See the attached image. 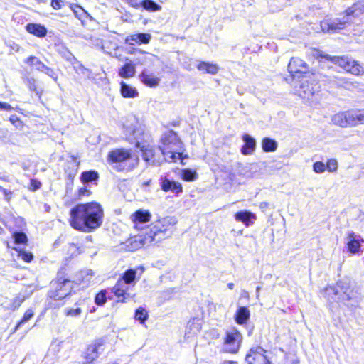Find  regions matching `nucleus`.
I'll return each mask as SVG.
<instances>
[{
    "instance_id": "1",
    "label": "nucleus",
    "mask_w": 364,
    "mask_h": 364,
    "mask_svg": "<svg viewBox=\"0 0 364 364\" xmlns=\"http://www.w3.org/2000/svg\"><path fill=\"white\" fill-rule=\"evenodd\" d=\"M103 209L95 202L78 204L70 210V224L77 230L90 232L102 223Z\"/></svg>"
},
{
    "instance_id": "2",
    "label": "nucleus",
    "mask_w": 364,
    "mask_h": 364,
    "mask_svg": "<svg viewBox=\"0 0 364 364\" xmlns=\"http://www.w3.org/2000/svg\"><path fill=\"white\" fill-rule=\"evenodd\" d=\"M176 223L173 218H163L156 221L149 232L141 233L131 237L128 242L132 251L136 250L144 245H149L152 242H159L166 237V232Z\"/></svg>"
},
{
    "instance_id": "3",
    "label": "nucleus",
    "mask_w": 364,
    "mask_h": 364,
    "mask_svg": "<svg viewBox=\"0 0 364 364\" xmlns=\"http://www.w3.org/2000/svg\"><path fill=\"white\" fill-rule=\"evenodd\" d=\"M364 14V0L353 4L345 11V14L333 20H323L320 26L323 32H335L346 28L351 23L359 24L357 21Z\"/></svg>"
},
{
    "instance_id": "4",
    "label": "nucleus",
    "mask_w": 364,
    "mask_h": 364,
    "mask_svg": "<svg viewBox=\"0 0 364 364\" xmlns=\"http://www.w3.org/2000/svg\"><path fill=\"white\" fill-rule=\"evenodd\" d=\"M109 160L116 164V168L119 171H129L137 164L139 159L132 154V151L124 149H117L109 153Z\"/></svg>"
},
{
    "instance_id": "5",
    "label": "nucleus",
    "mask_w": 364,
    "mask_h": 364,
    "mask_svg": "<svg viewBox=\"0 0 364 364\" xmlns=\"http://www.w3.org/2000/svg\"><path fill=\"white\" fill-rule=\"evenodd\" d=\"M294 86L298 95L306 100H310L320 91V85L317 81L313 77L307 75H302Z\"/></svg>"
},
{
    "instance_id": "6",
    "label": "nucleus",
    "mask_w": 364,
    "mask_h": 364,
    "mask_svg": "<svg viewBox=\"0 0 364 364\" xmlns=\"http://www.w3.org/2000/svg\"><path fill=\"white\" fill-rule=\"evenodd\" d=\"M343 282H337L336 287H329L326 289V293L334 295H339L338 299L347 306H355L358 303L356 293L345 287Z\"/></svg>"
},
{
    "instance_id": "7",
    "label": "nucleus",
    "mask_w": 364,
    "mask_h": 364,
    "mask_svg": "<svg viewBox=\"0 0 364 364\" xmlns=\"http://www.w3.org/2000/svg\"><path fill=\"white\" fill-rule=\"evenodd\" d=\"M325 58L354 75H361L364 73L363 67L358 61L350 58L330 56L328 55H326Z\"/></svg>"
},
{
    "instance_id": "8",
    "label": "nucleus",
    "mask_w": 364,
    "mask_h": 364,
    "mask_svg": "<svg viewBox=\"0 0 364 364\" xmlns=\"http://www.w3.org/2000/svg\"><path fill=\"white\" fill-rule=\"evenodd\" d=\"M52 289L49 296L54 300H60L70 294L73 288V282L67 279L58 278L51 283Z\"/></svg>"
},
{
    "instance_id": "9",
    "label": "nucleus",
    "mask_w": 364,
    "mask_h": 364,
    "mask_svg": "<svg viewBox=\"0 0 364 364\" xmlns=\"http://www.w3.org/2000/svg\"><path fill=\"white\" fill-rule=\"evenodd\" d=\"M242 336L236 328H231L226 331L223 343V351L230 353L238 352Z\"/></svg>"
},
{
    "instance_id": "10",
    "label": "nucleus",
    "mask_w": 364,
    "mask_h": 364,
    "mask_svg": "<svg viewBox=\"0 0 364 364\" xmlns=\"http://www.w3.org/2000/svg\"><path fill=\"white\" fill-rule=\"evenodd\" d=\"M266 353L267 350L260 346L252 348L246 355L245 361L248 364H272Z\"/></svg>"
},
{
    "instance_id": "11",
    "label": "nucleus",
    "mask_w": 364,
    "mask_h": 364,
    "mask_svg": "<svg viewBox=\"0 0 364 364\" xmlns=\"http://www.w3.org/2000/svg\"><path fill=\"white\" fill-rule=\"evenodd\" d=\"M136 146L141 149L142 151V157L144 161L149 162L153 166H159L161 164L163 159L160 157L156 158L155 149L150 145H143L140 146L139 142L136 143Z\"/></svg>"
},
{
    "instance_id": "12",
    "label": "nucleus",
    "mask_w": 364,
    "mask_h": 364,
    "mask_svg": "<svg viewBox=\"0 0 364 364\" xmlns=\"http://www.w3.org/2000/svg\"><path fill=\"white\" fill-rule=\"evenodd\" d=\"M129 284L124 281L119 279L113 287L112 291L118 298V301L125 302L128 299L134 296L129 292Z\"/></svg>"
},
{
    "instance_id": "13",
    "label": "nucleus",
    "mask_w": 364,
    "mask_h": 364,
    "mask_svg": "<svg viewBox=\"0 0 364 364\" xmlns=\"http://www.w3.org/2000/svg\"><path fill=\"white\" fill-rule=\"evenodd\" d=\"M103 345V343L102 341L98 340L96 341L95 343L90 344L86 351L85 352V359L87 363L93 362L95 360H96L100 353V350H102V346Z\"/></svg>"
},
{
    "instance_id": "14",
    "label": "nucleus",
    "mask_w": 364,
    "mask_h": 364,
    "mask_svg": "<svg viewBox=\"0 0 364 364\" xmlns=\"http://www.w3.org/2000/svg\"><path fill=\"white\" fill-rule=\"evenodd\" d=\"M290 73H306L309 70L308 65L299 58H291L288 65Z\"/></svg>"
},
{
    "instance_id": "15",
    "label": "nucleus",
    "mask_w": 364,
    "mask_h": 364,
    "mask_svg": "<svg viewBox=\"0 0 364 364\" xmlns=\"http://www.w3.org/2000/svg\"><path fill=\"white\" fill-rule=\"evenodd\" d=\"M131 218L134 227L137 229H142V225L150 220L151 214L148 210H139L132 214Z\"/></svg>"
},
{
    "instance_id": "16",
    "label": "nucleus",
    "mask_w": 364,
    "mask_h": 364,
    "mask_svg": "<svg viewBox=\"0 0 364 364\" xmlns=\"http://www.w3.org/2000/svg\"><path fill=\"white\" fill-rule=\"evenodd\" d=\"M139 78L142 83L150 87H157L160 82V77L147 69L144 70L141 73Z\"/></svg>"
},
{
    "instance_id": "17",
    "label": "nucleus",
    "mask_w": 364,
    "mask_h": 364,
    "mask_svg": "<svg viewBox=\"0 0 364 364\" xmlns=\"http://www.w3.org/2000/svg\"><path fill=\"white\" fill-rule=\"evenodd\" d=\"M151 36L149 33H135L127 36L125 43L130 46L140 45L141 43L147 44L150 42Z\"/></svg>"
},
{
    "instance_id": "18",
    "label": "nucleus",
    "mask_w": 364,
    "mask_h": 364,
    "mask_svg": "<svg viewBox=\"0 0 364 364\" xmlns=\"http://www.w3.org/2000/svg\"><path fill=\"white\" fill-rule=\"evenodd\" d=\"M360 237L356 235L353 232H349L346 237L348 250L353 254L359 251Z\"/></svg>"
},
{
    "instance_id": "19",
    "label": "nucleus",
    "mask_w": 364,
    "mask_h": 364,
    "mask_svg": "<svg viewBox=\"0 0 364 364\" xmlns=\"http://www.w3.org/2000/svg\"><path fill=\"white\" fill-rule=\"evenodd\" d=\"M161 189L164 191H171L176 194L182 193L183 188L180 183L164 178L161 182Z\"/></svg>"
},
{
    "instance_id": "20",
    "label": "nucleus",
    "mask_w": 364,
    "mask_h": 364,
    "mask_svg": "<svg viewBox=\"0 0 364 364\" xmlns=\"http://www.w3.org/2000/svg\"><path fill=\"white\" fill-rule=\"evenodd\" d=\"M67 60L72 63L73 68L77 73L81 74L87 78H90L91 71L78 62L71 53H69V57L67 58Z\"/></svg>"
},
{
    "instance_id": "21",
    "label": "nucleus",
    "mask_w": 364,
    "mask_h": 364,
    "mask_svg": "<svg viewBox=\"0 0 364 364\" xmlns=\"http://www.w3.org/2000/svg\"><path fill=\"white\" fill-rule=\"evenodd\" d=\"M245 144L241 149V151L244 155H249L253 153L256 146L255 139L247 134L242 136Z\"/></svg>"
},
{
    "instance_id": "22",
    "label": "nucleus",
    "mask_w": 364,
    "mask_h": 364,
    "mask_svg": "<svg viewBox=\"0 0 364 364\" xmlns=\"http://www.w3.org/2000/svg\"><path fill=\"white\" fill-rule=\"evenodd\" d=\"M26 31L39 38H43L47 34V29L44 26L38 23H28L26 26Z\"/></svg>"
},
{
    "instance_id": "23",
    "label": "nucleus",
    "mask_w": 364,
    "mask_h": 364,
    "mask_svg": "<svg viewBox=\"0 0 364 364\" xmlns=\"http://www.w3.org/2000/svg\"><path fill=\"white\" fill-rule=\"evenodd\" d=\"M163 146L161 147H168L171 145H178L179 138L178 135L173 131H169L164 134L161 138Z\"/></svg>"
},
{
    "instance_id": "24",
    "label": "nucleus",
    "mask_w": 364,
    "mask_h": 364,
    "mask_svg": "<svg viewBox=\"0 0 364 364\" xmlns=\"http://www.w3.org/2000/svg\"><path fill=\"white\" fill-rule=\"evenodd\" d=\"M121 95L125 98H134L139 96L137 90L124 82L120 83Z\"/></svg>"
},
{
    "instance_id": "25",
    "label": "nucleus",
    "mask_w": 364,
    "mask_h": 364,
    "mask_svg": "<svg viewBox=\"0 0 364 364\" xmlns=\"http://www.w3.org/2000/svg\"><path fill=\"white\" fill-rule=\"evenodd\" d=\"M235 218L237 221L242 222L245 225L248 226L250 224L252 223V220L255 219V216L249 211L242 210L235 213Z\"/></svg>"
},
{
    "instance_id": "26",
    "label": "nucleus",
    "mask_w": 364,
    "mask_h": 364,
    "mask_svg": "<svg viewBox=\"0 0 364 364\" xmlns=\"http://www.w3.org/2000/svg\"><path fill=\"white\" fill-rule=\"evenodd\" d=\"M136 68L132 61L126 62L124 66L119 69V75L124 78H129L135 75Z\"/></svg>"
},
{
    "instance_id": "27",
    "label": "nucleus",
    "mask_w": 364,
    "mask_h": 364,
    "mask_svg": "<svg viewBox=\"0 0 364 364\" xmlns=\"http://www.w3.org/2000/svg\"><path fill=\"white\" fill-rule=\"evenodd\" d=\"M98 178V173L93 170L83 171L80 175V181L83 184L96 182Z\"/></svg>"
},
{
    "instance_id": "28",
    "label": "nucleus",
    "mask_w": 364,
    "mask_h": 364,
    "mask_svg": "<svg viewBox=\"0 0 364 364\" xmlns=\"http://www.w3.org/2000/svg\"><path fill=\"white\" fill-rule=\"evenodd\" d=\"M250 311L247 307L242 306L240 307L239 309L237 311L236 316H235V320L237 323L239 324H243L246 323V321L250 318Z\"/></svg>"
},
{
    "instance_id": "29",
    "label": "nucleus",
    "mask_w": 364,
    "mask_h": 364,
    "mask_svg": "<svg viewBox=\"0 0 364 364\" xmlns=\"http://www.w3.org/2000/svg\"><path fill=\"white\" fill-rule=\"evenodd\" d=\"M197 68L199 70L205 71L207 73H210L211 75H215L218 71V66L215 64L206 63V62H201L197 65Z\"/></svg>"
},
{
    "instance_id": "30",
    "label": "nucleus",
    "mask_w": 364,
    "mask_h": 364,
    "mask_svg": "<svg viewBox=\"0 0 364 364\" xmlns=\"http://www.w3.org/2000/svg\"><path fill=\"white\" fill-rule=\"evenodd\" d=\"M262 148L265 152L274 151L277 148V142L271 138L264 137L262 141Z\"/></svg>"
},
{
    "instance_id": "31",
    "label": "nucleus",
    "mask_w": 364,
    "mask_h": 364,
    "mask_svg": "<svg viewBox=\"0 0 364 364\" xmlns=\"http://www.w3.org/2000/svg\"><path fill=\"white\" fill-rule=\"evenodd\" d=\"M140 7L149 12L160 11L161 10V6L153 0H141Z\"/></svg>"
},
{
    "instance_id": "32",
    "label": "nucleus",
    "mask_w": 364,
    "mask_h": 364,
    "mask_svg": "<svg viewBox=\"0 0 364 364\" xmlns=\"http://www.w3.org/2000/svg\"><path fill=\"white\" fill-rule=\"evenodd\" d=\"M347 127H355L360 123L358 110L346 112Z\"/></svg>"
},
{
    "instance_id": "33",
    "label": "nucleus",
    "mask_w": 364,
    "mask_h": 364,
    "mask_svg": "<svg viewBox=\"0 0 364 364\" xmlns=\"http://www.w3.org/2000/svg\"><path fill=\"white\" fill-rule=\"evenodd\" d=\"M23 82L28 88L36 93L39 97L42 95V91L38 90L36 86V80L33 77H26L23 78Z\"/></svg>"
},
{
    "instance_id": "34",
    "label": "nucleus",
    "mask_w": 364,
    "mask_h": 364,
    "mask_svg": "<svg viewBox=\"0 0 364 364\" xmlns=\"http://www.w3.org/2000/svg\"><path fill=\"white\" fill-rule=\"evenodd\" d=\"M158 151L164 156V160L168 162H174L176 160L177 152L166 147H159Z\"/></svg>"
},
{
    "instance_id": "35",
    "label": "nucleus",
    "mask_w": 364,
    "mask_h": 364,
    "mask_svg": "<svg viewBox=\"0 0 364 364\" xmlns=\"http://www.w3.org/2000/svg\"><path fill=\"white\" fill-rule=\"evenodd\" d=\"M136 277V270L133 269H129L126 270L122 276V278L121 280L124 281L127 284L129 285H134L135 284V279Z\"/></svg>"
},
{
    "instance_id": "36",
    "label": "nucleus",
    "mask_w": 364,
    "mask_h": 364,
    "mask_svg": "<svg viewBox=\"0 0 364 364\" xmlns=\"http://www.w3.org/2000/svg\"><path fill=\"white\" fill-rule=\"evenodd\" d=\"M331 122L335 125H337V126H339L341 127H347L346 112H340V113L334 114L331 117Z\"/></svg>"
},
{
    "instance_id": "37",
    "label": "nucleus",
    "mask_w": 364,
    "mask_h": 364,
    "mask_svg": "<svg viewBox=\"0 0 364 364\" xmlns=\"http://www.w3.org/2000/svg\"><path fill=\"white\" fill-rule=\"evenodd\" d=\"M26 63L30 65L35 66L36 70L38 71L42 70L45 65V64L36 56H30L27 58Z\"/></svg>"
},
{
    "instance_id": "38",
    "label": "nucleus",
    "mask_w": 364,
    "mask_h": 364,
    "mask_svg": "<svg viewBox=\"0 0 364 364\" xmlns=\"http://www.w3.org/2000/svg\"><path fill=\"white\" fill-rule=\"evenodd\" d=\"M24 300H25V296L23 295H21V294L17 295L15 298H14L11 301V304L8 307V309L11 311H15L21 305V304L24 301Z\"/></svg>"
},
{
    "instance_id": "39",
    "label": "nucleus",
    "mask_w": 364,
    "mask_h": 364,
    "mask_svg": "<svg viewBox=\"0 0 364 364\" xmlns=\"http://www.w3.org/2000/svg\"><path fill=\"white\" fill-rule=\"evenodd\" d=\"M33 311L31 309H27L21 320L16 326L14 332H16L21 325L28 322L33 316Z\"/></svg>"
},
{
    "instance_id": "40",
    "label": "nucleus",
    "mask_w": 364,
    "mask_h": 364,
    "mask_svg": "<svg viewBox=\"0 0 364 364\" xmlns=\"http://www.w3.org/2000/svg\"><path fill=\"white\" fill-rule=\"evenodd\" d=\"M197 173L196 171L191 169H184L182 171L181 177L184 181H193L196 178Z\"/></svg>"
},
{
    "instance_id": "41",
    "label": "nucleus",
    "mask_w": 364,
    "mask_h": 364,
    "mask_svg": "<svg viewBox=\"0 0 364 364\" xmlns=\"http://www.w3.org/2000/svg\"><path fill=\"white\" fill-rule=\"evenodd\" d=\"M187 328H189L190 331H193V334L198 333L201 328L200 320L194 318L193 321H190L188 323Z\"/></svg>"
},
{
    "instance_id": "42",
    "label": "nucleus",
    "mask_w": 364,
    "mask_h": 364,
    "mask_svg": "<svg viewBox=\"0 0 364 364\" xmlns=\"http://www.w3.org/2000/svg\"><path fill=\"white\" fill-rule=\"evenodd\" d=\"M135 318L144 323L148 318V314L144 309L140 307L136 310Z\"/></svg>"
},
{
    "instance_id": "43",
    "label": "nucleus",
    "mask_w": 364,
    "mask_h": 364,
    "mask_svg": "<svg viewBox=\"0 0 364 364\" xmlns=\"http://www.w3.org/2000/svg\"><path fill=\"white\" fill-rule=\"evenodd\" d=\"M65 314L68 316L77 317L82 313V309L80 307L77 308H65L64 309Z\"/></svg>"
},
{
    "instance_id": "44",
    "label": "nucleus",
    "mask_w": 364,
    "mask_h": 364,
    "mask_svg": "<svg viewBox=\"0 0 364 364\" xmlns=\"http://www.w3.org/2000/svg\"><path fill=\"white\" fill-rule=\"evenodd\" d=\"M13 237L15 242L17 244H23L27 242V236L22 232H16L14 233Z\"/></svg>"
},
{
    "instance_id": "45",
    "label": "nucleus",
    "mask_w": 364,
    "mask_h": 364,
    "mask_svg": "<svg viewBox=\"0 0 364 364\" xmlns=\"http://www.w3.org/2000/svg\"><path fill=\"white\" fill-rule=\"evenodd\" d=\"M326 169L328 170L329 172H336L338 169V161L337 160L334 159H331L328 160L326 165Z\"/></svg>"
},
{
    "instance_id": "46",
    "label": "nucleus",
    "mask_w": 364,
    "mask_h": 364,
    "mask_svg": "<svg viewBox=\"0 0 364 364\" xmlns=\"http://www.w3.org/2000/svg\"><path fill=\"white\" fill-rule=\"evenodd\" d=\"M73 11L75 16L79 19H82L87 16L86 11L80 6L75 5L73 8Z\"/></svg>"
},
{
    "instance_id": "47",
    "label": "nucleus",
    "mask_w": 364,
    "mask_h": 364,
    "mask_svg": "<svg viewBox=\"0 0 364 364\" xmlns=\"http://www.w3.org/2000/svg\"><path fill=\"white\" fill-rule=\"evenodd\" d=\"M313 170L316 173H323L326 171V165L322 161H316L313 164Z\"/></svg>"
},
{
    "instance_id": "48",
    "label": "nucleus",
    "mask_w": 364,
    "mask_h": 364,
    "mask_svg": "<svg viewBox=\"0 0 364 364\" xmlns=\"http://www.w3.org/2000/svg\"><path fill=\"white\" fill-rule=\"evenodd\" d=\"M107 301L106 294L105 291H102L98 293L95 299V304L97 305H103Z\"/></svg>"
},
{
    "instance_id": "49",
    "label": "nucleus",
    "mask_w": 364,
    "mask_h": 364,
    "mask_svg": "<svg viewBox=\"0 0 364 364\" xmlns=\"http://www.w3.org/2000/svg\"><path fill=\"white\" fill-rule=\"evenodd\" d=\"M167 148H168V149L174 151L175 152H177V154L178 155V159H183V158H187V156H185V157H183L182 153L181 152V151L182 150V143L180 139L178 145H171V146H168Z\"/></svg>"
},
{
    "instance_id": "50",
    "label": "nucleus",
    "mask_w": 364,
    "mask_h": 364,
    "mask_svg": "<svg viewBox=\"0 0 364 364\" xmlns=\"http://www.w3.org/2000/svg\"><path fill=\"white\" fill-rule=\"evenodd\" d=\"M18 256L26 262H30L33 258V254L26 251H19Z\"/></svg>"
},
{
    "instance_id": "51",
    "label": "nucleus",
    "mask_w": 364,
    "mask_h": 364,
    "mask_svg": "<svg viewBox=\"0 0 364 364\" xmlns=\"http://www.w3.org/2000/svg\"><path fill=\"white\" fill-rule=\"evenodd\" d=\"M64 1L63 0H52L51 1V6L54 9H60L62 8Z\"/></svg>"
},
{
    "instance_id": "52",
    "label": "nucleus",
    "mask_w": 364,
    "mask_h": 364,
    "mask_svg": "<svg viewBox=\"0 0 364 364\" xmlns=\"http://www.w3.org/2000/svg\"><path fill=\"white\" fill-rule=\"evenodd\" d=\"M41 186V183L39 181H36L35 179H32L31 181V188H30V189L34 191H36V190L39 189Z\"/></svg>"
},
{
    "instance_id": "53",
    "label": "nucleus",
    "mask_w": 364,
    "mask_h": 364,
    "mask_svg": "<svg viewBox=\"0 0 364 364\" xmlns=\"http://www.w3.org/2000/svg\"><path fill=\"white\" fill-rule=\"evenodd\" d=\"M126 1L132 7L139 9L141 6V0H126Z\"/></svg>"
},
{
    "instance_id": "54",
    "label": "nucleus",
    "mask_w": 364,
    "mask_h": 364,
    "mask_svg": "<svg viewBox=\"0 0 364 364\" xmlns=\"http://www.w3.org/2000/svg\"><path fill=\"white\" fill-rule=\"evenodd\" d=\"M78 194L80 196H90L91 194V191L86 187H81L78 190Z\"/></svg>"
},
{
    "instance_id": "55",
    "label": "nucleus",
    "mask_w": 364,
    "mask_h": 364,
    "mask_svg": "<svg viewBox=\"0 0 364 364\" xmlns=\"http://www.w3.org/2000/svg\"><path fill=\"white\" fill-rule=\"evenodd\" d=\"M3 194L4 196V200L8 203L10 202L13 194L12 191L6 189L5 191H4Z\"/></svg>"
},
{
    "instance_id": "56",
    "label": "nucleus",
    "mask_w": 364,
    "mask_h": 364,
    "mask_svg": "<svg viewBox=\"0 0 364 364\" xmlns=\"http://www.w3.org/2000/svg\"><path fill=\"white\" fill-rule=\"evenodd\" d=\"M339 80L341 81V82H338L339 85H342V86H343V87H345L346 88L349 89L350 86L353 85V84L351 82H350L348 80H346L344 79H340Z\"/></svg>"
},
{
    "instance_id": "57",
    "label": "nucleus",
    "mask_w": 364,
    "mask_h": 364,
    "mask_svg": "<svg viewBox=\"0 0 364 364\" xmlns=\"http://www.w3.org/2000/svg\"><path fill=\"white\" fill-rule=\"evenodd\" d=\"M46 75L50 76L55 81H57V80H58V75L55 73V72L52 68L50 69V70L48 72V73Z\"/></svg>"
},
{
    "instance_id": "58",
    "label": "nucleus",
    "mask_w": 364,
    "mask_h": 364,
    "mask_svg": "<svg viewBox=\"0 0 364 364\" xmlns=\"http://www.w3.org/2000/svg\"><path fill=\"white\" fill-rule=\"evenodd\" d=\"M11 109L12 107L9 104L0 102V109L11 110Z\"/></svg>"
},
{
    "instance_id": "59",
    "label": "nucleus",
    "mask_w": 364,
    "mask_h": 364,
    "mask_svg": "<svg viewBox=\"0 0 364 364\" xmlns=\"http://www.w3.org/2000/svg\"><path fill=\"white\" fill-rule=\"evenodd\" d=\"M358 114H359V121L360 123H364V109H358Z\"/></svg>"
},
{
    "instance_id": "60",
    "label": "nucleus",
    "mask_w": 364,
    "mask_h": 364,
    "mask_svg": "<svg viewBox=\"0 0 364 364\" xmlns=\"http://www.w3.org/2000/svg\"><path fill=\"white\" fill-rule=\"evenodd\" d=\"M0 180L3 181H6V182H9L10 181V178H9V176H7V175H1L0 173Z\"/></svg>"
},
{
    "instance_id": "61",
    "label": "nucleus",
    "mask_w": 364,
    "mask_h": 364,
    "mask_svg": "<svg viewBox=\"0 0 364 364\" xmlns=\"http://www.w3.org/2000/svg\"><path fill=\"white\" fill-rule=\"evenodd\" d=\"M50 68L46 66V65L43 66V68L40 70V72H43L46 74L48 73V72L50 70Z\"/></svg>"
},
{
    "instance_id": "62",
    "label": "nucleus",
    "mask_w": 364,
    "mask_h": 364,
    "mask_svg": "<svg viewBox=\"0 0 364 364\" xmlns=\"http://www.w3.org/2000/svg\"><path fill=\"white\" fill-rule=\"evenodd\" d=\"M50 68L46 66V65L43 66V68L40 70V72H43L46 74L48 73V72L50 70Z\"/></svg>"
},
{
    "instance_id": "63",
    "label": "nucleus",
    "mask_w": 364,
    "mask_h": 364,
    "mask_svg": "<svg viewBox=\"0 0 364 364\" xmlns=\"http://www.w3.org/2000/svg\"><path fill=\"white\" fill-rule=\"evenodd\" d=\"M127 131L128 133H129L130 135L135 134V130L132 127L127 128Z\"/></svg>"
},
{
    "instance_id": "64",
    "label": "nucleus",
    "mask_w": 364,
    "mask_h": 364,
    "mask_svg": "<svg viewBox=\"0 0 364 364\" xmlns=\"http://www.w3.org/2000/svg\"><path fill=\"white\" fill-rule=\"evenodd\" d=\"M220 364H237V362L232 360H224Z\"/></svg>"
}]
</instances>
